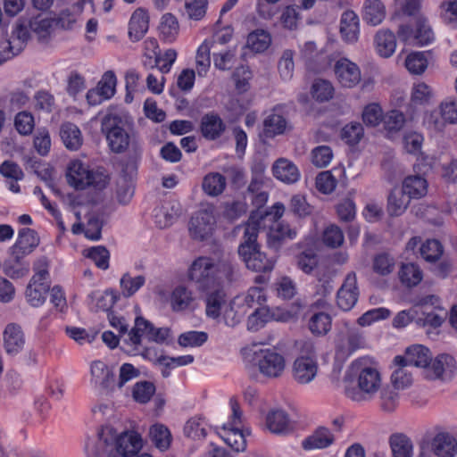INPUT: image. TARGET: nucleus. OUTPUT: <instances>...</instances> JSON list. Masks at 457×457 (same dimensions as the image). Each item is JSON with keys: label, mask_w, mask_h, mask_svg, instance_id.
I'll list each match as a JSON object with an SVG mask.
<instances>
[{"label": "nucleus", "mask_w": 457, "mask_h": 457, "mask_svg": "<svg viewBox=\"0 0 457 457\" xmlns=\"http://www.w3.org/2000/svg\"><path fill=\"white\" fill-rule=\"evenodd\" d=\"M345 381L355 382L356 387H346V396L353 402L370 401L379 391L382 385L378 370L369 363V360L361 358L351 363L345 371Z\"/></svg>", "instance_id": "1"}, {"label": "nucleus", "mask_w": 457, "mask_h": 457, "mask_svg": "<svg viewBox=\"0 0 457 457\" xmlns=\"http://www.w3.org/2000/svg\"><path fill=\"white\" fill-rule=\"evenodd\" d=\"M101 130L105 135L112 153L123 154L130 146L138 147L137 134L129 118L121 112L109 109L101 121Z\"/></svg>", "instance_id": "2"}, {"label": "nucleus", "mask_w": 457, "mask_h": 457, "mask_svg": "<svg viewBox=\"0 0 457 457\" xmlns=\"http://www.w3.org/2000/svg\"><path fill=\"white\" fill-rule=\"evenodd\" d=\"M207 264V269L203 272L204 278L208 280L213 287L225 288L234 282L237 281L240 278L239 269L230 258L222 257L217 261L211 257L201 256L195 259L189 269V278L192 279L195 267L199 268L201 263Z\"/></svg>", "instance_id": "3"}, {"label": "nucleus", "mask_w": 457, "mask_h": 457, "mask_svg": "<svg viewBox=\"0 0 457 457\" xmlns=\"http://www.w3.org/2000/svg\"><path fill=\"white\" fill-rule=\"evenodd\" d=\"M238 228L244 230L243 241L238 246V254L246 267L255 272L270 271L273 269V262L260 251L256 242L259 225L256 222H248Z\"/></svg>", "instance_id": "4"}, {"label": "nucleus", "mask_w": 457, "mask_h": 457, "mask_svg": "<svg viewBox=\"0 0 457 457\" xmlns=\"http://www.w3.org/2000/svg\"><path fill=\"white\" fill-rule=\"evenodd\" d=\"M170 335V329L167 328H155L153 323L143 317H137L135 325L124 338L123 344L126 351L133 355L141 353L144 357L147 356L148 350L142 345V337L148 341L162 344Z\"/></svg>", "instance_id": "5"}, {"label": "nucleus", "mask_w": 457, "mask_h": 457, "mask_svg": "<svg viewBox=\"0 0 457 457\" xmlns=\"http://www.w3.org/2000/svg\"><path fill=\"white\" fill-rule=\"evenodd\" d=\"M201 263L199 268L195 267L193 272L192 281L195 283L197 289L204 294L206 303V315L210 318L216 319L224 312L229 305L227 300V294L225 288L213 287L212 284L208 282L202 275L207 269V264Z\"/></svg>", "instance_id": "6"}, {"label": "nucleus", "mask_w": 457, "mask_h": 457, "mask_svg": "<svg viewBox=\"0 0 457 457\" xmlns=\"http://www.w3.org/2000/svg\"><path fill=\"white\" fill-rule=\"evenodd\" d=\"M47 262L46 258H40L35 263V275L31 278L29 284L26 289V298L30 305L38 307L42 305L46 298V295L50 289L47 281L48 271Z\"/></svg>", "instance_id": "7"}, {"label": "nucleus", "mask_w": 457, "mask_h": 457, "mask_svg": "<svg viewBox=\"0 0 457 457\" xmlns=\"http://www.w3.org/2000/svg\"><path fill=\"white\" fill-rule=\"evenodd\" d=\"M252 350L245 349V358L253 356L260 372L268 378H278L286 368V361L282 354L272 349H261L251 353Z\"/></svg>", "instance_id": "8"}, {"label": "nucleus", "mask_w": 457, "mask_h": 457, "mask_svg": "<svg viewBox=\"0 0 457 457\" xmlns=\"http://www.w3.org/2000/svg\"><path fill=\"white\" fill-rule=\"evenodd\" d=\"M427 123L436 131H442L446 123H457V100L447 98L443 101L437 110L428 115Z\"/></svg>", "instance_id": "9"}, {"label": "nucleus", "mask_w": 457, "mask_h": 457, "mask_svg": "<svg viewBox=\"0 0 457 457\" xmlns=\"http://www.w3.org/2000/svg\"><path fill=\"white\" fill-rule=\"evenodd\" d=\"M215 219L212 210L203 209L195 212L189 221L190 237L198 241H204L211 237Z\"/></svg>", "instance_id": "10"}, {"label": "nucleus", "mask_w": 457, "mask_h": 457, "mask_svg": "<svg viewBox=\"0 0 457 457\" xmlns=\"http://www.w3.org/2000/svg\"><path fill=\"white\" fill-rule=\"evenodd\" d=\"M357 276L354 271L347 273L345 280L337 291V303L343 311H350L356 304L359 297Z\"/></svg>", "instance_id": "11"}, {"label": "nucleus", "mask_w": 457, "mask_h": 457, "mask_svg": "<svg viewBox=\"0 0 457 457\" xmlns=\"http://www.w3.org/2000/svg\"><path fill=\"white\" fill-rule=\"evenodd\" d=\"M454 370V359L449 354H439L434 360L431 359L425 370V377L430 380H446L452 378Z\"/></svg>", "instance_id": "12"}, {"label": "nucleus", "mask_w": 457, "mask_h": 457, "mask_svg": "<svg viewBox=\"0 0 457 457\" xmlns=\"http://www.w3.org/2000/svg\"><path fill=\"white\" fill-rule=\"evenodd\" d=\"M431 356L428 348L421 345H416L408 347L403 356H395L394 363H403L406 364L408 367L413 366L426 370L431 361Z\"/></svg>", "instance_id": "13"}, {"label": "nucleus", "mask_w": 457, "mask_h": 457, "mask_svg": "<svg viewBox=\"0 0 457 457\" xmlns=\"http://www.w3.org/2000/svg\"><path fill=\"white\" fill-rule=\"evenodd\" d=\"M39 244V237L37 232L31 228H22L19 231L16 243L10 248V253L16 261L24 259L31 253Z\"/></svg>", "instance_id": "14"}, {"label": "nucleus", "mask_w": 457, "mask_h": 457, "mask_svg": "<svg viewBox=\"0 0 457 457\" xmlns=\"http://www.w3.org/2000/svg\"><path fill=\"white\" fill-rule=\"evenodd\" d=\"M317 372V361L311 356H300L293 363V378L298 384H309L314 379Z\"/></svg>", "instance_id": "15"}, {"label": "nucleus", "mask_w": 457, "mask_h": 457, "mask_svg": "<svg viewBox=\"0 0 457 457\" xmlns=\"http://www.w3.org/2000/svg\"><path fill=\"white\" fill-rule=\"evenodd\" d=\"M362 335L356 329H348L339 335L337 341L336 353L339 359H346L357 349L363 346Z\"/></svg>", "instance_id": "16"}, {"label": "nucleus", "mask_w": 457, "mask_h": 457, "mask_svg": "<svg viewBox=\"0 0 457 457\" xmlns=\"http://www.w3.org/2000/svg\"><path fill=\"white\" fill-rule=\"evenodd\" d=\"M335 73L339 83L345 87H353L361 81L359 67L345 58H342L336 62Z\"/></svg>", "instance_id": "17"}, {"label": "nucleus", "mask_w": 457, "mask_h": 457, "mask_svg": "<svg viewBox=\"0 0 457 457\" xmlns=\"http://www.w3.org/2000/svg\"><path fill=\"white\" fill-rule=\"evenodd\" d=\"M226 130V124L220 116L213 112L205 113L200 121L201 135L207 140L220 138Z\"/></svg>", "instance_id": "18"}, {"label": "nucleus", "mask_w": 457, "mask_h": 457, "mask_svg": "<svg viewBox=\"0 0 457 457\" xmlns=\"http://www.w3.org/2000/svg\"><path fill=\"white\" fill-rule=\"evenodd\" d=\"M430 450L436 457H455L457 439L448 432L437 433L431 440Z\"/></svg>", "instance_id": "19"}, {"label": "nucleus", "mask_w": 457, "mask_h": 457, "mask_svg": "<svg viewBox=\"0 0 457 457\" xmlns=\"http://www.w3.org/2000/svg\"><path fill=\"white\" fill-rule=\"evenodd\" d=\"M334 441L335 436L330 429L320 426L302 442V447L305 451L320 450L329 447Z\"/></svg>", "instance_id": "20"}, {"label": "nucleus", "mask_w": 457, "mask_h": 457, "mask_svg": "<svg viewBox=\"0 0 457 457\" xmlns=\"http://www.w3.org/2000/svg\"><path fill=\"white\" fill-rule=\"evenodd\" d=\"M142 438L135 431H126L116 439V450L123 457H132L142 448Z\"/></svg>", "instance_id": "21"}, {"label": "nucleus", "mask_w": 457, "mask_h": 457, "mask_svg": "<svg viewBox=\"0 0 457 457\" xmlns=\"http://www.w3.org/2000/svg\"><path fill=\"white\" fill-rule=\"evenodd\" d=\"M91 382L104 391L112 388L114 374L102 361H94L90 364Z\"/></svg>", "instance_id": "22"}, {"label": "nucleus", "mask_w": 457, "mask_h": 457, "mask_svg": "<svg viewBox=\"0 0 457 457\" xmlns=\"http://www.w3.org/2000/svg\"><path fill=\"white\" fill-rule=\"evenodd\" d=\"M296 234V230L288 224L277 223L267 234V244L270 248L278 250L287 240L294 239Z\"/></svg>", "instance_id": "23"}, {"label": "nucleus", "mask_w": 457, "mask_h": 457, "mask_svg": "<svg viewBox=\"0 0 457 457\" xmlns=\"http://www.w3.org/2000/svg\"><path fill=\"white\" fill-rule=\"evenodd\" d=\"M272 172L276 179L287 184L295 183L300 178L298 168L286 158H279L274 162Z\"/></svg>", "instance_id": "24"}, {"label": "nucleus", "mask_w": 457, "mask_h": 457, "mask_svg": "<svg viewBox=\"0 0 457 457\" xmlns=\"http://www.w3.org/2000/svg\"><path fill=\"white\" fill-rule=\"evenodd\" d=\"M149 17L145 10L137 9L129 21V36L132 41L140 40L148 30Z\"/></svg>", "instance_id": "25"}, {"label": "nucleus", "mask_w": 457, "mask_h": 457, "mask_svg": "<svg viewBox=\"0 0 457 457\" xmlns=\"http://www.w3.org/2000/svg\"><path fill=\"white\" fill-rule=\"evenodd\" d=\"M340 33L343 39L353 43L357 40L359 34L358 15L351 10L343 12L340 21Z\"/></svg>", "instance_id": "26"}, {"label": "nucleus", "mask_w": 457, "mask_h": 457, "mask_svg": "<svg viewBox=\"0 0 457 457\" xmlns=\"http://www.w3.org/2000/svg\"><path fill=\"white\" fill-rule=\"evenodd\" d=\"M4 347L9 354L18 353L24 346L25 338L20 326L7 325L4 333Z\"/></svg>", "instance_id": "27"}, {"label": "nucleus", "mask_w": 457, "mask_h": 457, "mask_svg": "<svg viewBox=\"0 0 457 457\" xmlns=\"http://www.w3.org/2000/svg\"><path fill=\"white\" fill-rule=\"evenodd\" d=\"M88 172L89 170L80 161H72L68 167V181L76 189H85L88 187Z\"/></svg>", "instance_id": "28"}, {"label": "nucleus", "mask_w": 457, "mask_h": 457, "mask_svg": "<svg viewBox=\"0 0 457 457\" xmlns=\"http://www.w3.org/2000/svg\"><path fill=\"white\" fill-rule=\"evenodd\" d=\"M288 128L287 119L277 112L274 108L272 112L269 114L263 120V132L267 137H274L282 135Z\"/></svg>", "instance_id": "29"}, {"label": "nucleus", "mask_w": 457, "mask_h": 457, "mask_svg": "<svg viewBox=\"0 0 457 457\" xmlns=\"http://www.w3.org/2000/svg\"><path fill=\"white\" fill-rule=\"evenodd\" d=\"M393 457H413V444L404 434L396 433L389 437Z\"/></svg>", "instance_id": "30"}, {"label": "nucleus", "mask_w": 457, "mask_h": 457, "mask_svg": "<svg viewBox=\"0 0 457 457\" xmlns=\"http://www.w3.org/2000/svg\"><path fill=\"white\" fill-rule=\"evenodd\" d=\"M386 17V7L380 0H366L363 5V20L372 26L379 25Z\"/></svg>", "instance_id": "31"}, {"label": "nucleus", "mask_w": 457, "mask_h": 457, "mask_svg": "<svg viewBox=\"0 0 457 457\" xmlns=\"http://www.w3.org/2000/svg\"><path fill=\"white\" fill-rule=\"evenodd\" d=\"M266 423L270 432L278 435H286L291 430L289 418L281 410L270 411L266 418Z\"/></svg>", "instance_id": "32"}, {"label": "nucleus", "mask_w": 457, "mask_h": 457, "mask_svg": "<svg viewBox=\"0 0 457 457\" xmlns=\"http://www.w3.org/2000/svg\"><path fill=\"white\" fill-rule=\"evenodd\" d=\"M410 198H421L427 195L428 182L420 175H411L405 178L402 189Z\"/></svg>", "instance_id": "33"}, {"label": "nucleus", "mask_w": 457, "mask_h": 457, "mask_svg": "<svg viewBox=\"0 0 457 457\" xmlns=\"http://www.w3.org/2000/svg\"><path fill=\"white\" fill-rule=\"evenodd\" d=\"M377 51L382 57H390L395 51L396 39L393 31L380 29L375 37Z\"/></svg>", "instance_id": "34"}, {"label": "nucleus", "mask_w": 457, "mask_h": 457, "mask_svg": "<svg viewBox=\"0 0 457 457\" xmlns=\"http://www.w3.org/2000/svg\"><path fill=\"white\" fill-rule=\"evenodd\" d=\"M61 138L70 150H78L82 145V136L79 129L73 123L67 122L60 129Z\"/></svg>", "instance_id": "35"}, {"label": "nucleus", "mask_w": 457, "mask_h": 457, "mask_svg": "<svg viewBox=\"0 0 457 457\" xmlns=\"http://www.w3.org/2000/svg\"><path fill=\"white\" fill-rule=\"evenodd\" d=\"M55 19L49 18L45 14H38L29 20V29L39 40L46 38L54 25Z\"/></svg>", "instance_id": "36"}, {"label": "nucleus", "mask_w": 457, "mask_h": 457, "mask_svg": "<svg viewBox=\"0 0 457 457\" xmlns=\"http://www.w3.org/2000/svg\"><path fill=\"white\" fill-rule=\"evenodd\" d=\"M220 436L232 449L237 452L244 451L245 448V439L240 427H228L223 425Z\"/></svg>", "instance_id": "37"}, {"label": "nucleus", "mask_w": 457, "mask_h": 457, "mask_svg": "<svg viewBox=\"0 0 457 457\" xmlns=\"http://www.w3.org/2000/svg\"><path fill=\"white\" fill-rule=\"evenodd\" d=\"M226 185V178L223 175L219 172H211L204 178L202 187L208 195L218 196L223 193Z\"/></svg>", "instance_id": "38"}, {"label": "nucleus", "mask_w": 457, "mask_h": 457, "mask_svg": "<svg viewBox=\"0 0 457 457\" xmlns=\"http://www.w3.org/2000/svg\"><path fill=\"white\" fill-rule=\"evenodd\" d=\"M410 197L403 190H394L388 196L387 212L390 216H400L405 212Z\"/></svg>", "instance_id": "39"}, {"label": "nucleus", "mask_w": 457, "mask_h": 457, "mask_svg": "<svg viewBox=\"0 0 457 457\" xmlns=\"http://www.w3.org/2000/svg\"><path fill=\"white\" fill-rule=\"evenodd\" d=\"M149 437L152 444L162 452L166 451L170 445L171 435L162 424H155L150 428Z\"/></svg>", "instance_id": "40"}, {"label": "nucleus", "mask_w": 457, "mask_h": 457, "mask_svg": "<svg viewBox=\"0 0 457 457\" xmlns=\"http://www.w3.org/2000/svg\"><path fill=\"white\" fill-rule=\"evenodd\" d=\"M27 164L49 188H51L55 194H59V190L55 188L52 168L46 164L41 163V162L34 158H29L27 160Z\"/></svg>", "instance_id": "41"}, {"label": "nucleus", "mask_w": 457, "mask_h": 457, "mask_svg": "<svg viewBox=\"0 0 457 457\" xmlns=\"http://www.w3.org/2000/svg\"><path fill=\"white\" fill-rule=\"evenodd\" d=\"M447 312L444 308L436 307L432 311H423L422 315L416 320V324L420 327L429 326L436 328L445 320Z\"/></svg>", "instance_id": "42"}, {"label": "nucleus", "mask_w": 457, "mask_h": 457, "mask_svg": "<svg viewBox=\"0 0 457 457\" xmlns=\"http://www.w3.org/2000/svg\"><path fill=\"white\" fill-rule=\"evenodd\" d=\"M160 35L162 40L172 42L179 34V22L177 18L171 13H165L159 26Z\"/></svg>", "instance_id": "43"}, {"label": "nucleus", "mask_w": 457, "mask_h": 457, "mask_svg": "<svg viewBox=\"0 0 457 457\" xmlns=\"http://www.w3.org/2000/svg\"><path fill=\"white\" fill-rule=\"evenodd\" d=\"M414 46H422L428 45L434 39V33L428 23V21L423 17H419L416 20V29L414 30Z\"/></svg>", "instance_id": "44"}, {"label": "nucleus", "mask_w": 457, "mask_h": 457, "mask_svg": "<svg viewBox=\"0 0 457 457\" xmlns=\"http://www.w3.org/2000/svg\"><path fill=\"white\" fill-rule=\"evenodd\" d=\"M401 282L408 287L417 286L422 279V272L414 263L403 264L399 270Z\"/></svg>", "instance_id": "45"}, {"label": "nucleus", "mask_w": 457, "mask_h": 457, "mask_svg": "<svg viewBox=\"0 0 457 457\" xmlns=\"http://www.w3.org/2000/svg\"><path fill=\"white\" fill-rule=\"evenodd\" d=\"M194 302L192 292L183 286L177 287L171 295V306L174 311L189 308Z\"/></svg>", "instance_id": "46"}, {"label": "nucleus", "mask_w": 457, "mask_h": 457, "mask_svg": "<svg viewBox=\"0 0 457 457\" xmlns=\"http://www.w3.org/2000/svg\"><path fill=\"white\" fill-rule=\"evenodd\" d=\"M395 370L391 375V382L395 389L403 390L412 384V375L407 370V365L403 363H395Z\"/></svg>", "instance_id": "47"}, {"label": "nucleus", "mask_w": 457, "mask_h": 457, "mask_svg": "<svg viewBox=\"0 0 457 457\" xmlns=\"http://www.w3.org/2000/svg\"><path fill=\"white\" fill-rule=\"evenodd\" d=\"M331 327L330 316L325 312L314 313L309 320L310 331L317 336L327 334Z\"/></svg>", "instance_id": "48"}, {"label": "nucleus", "mask_w": 457, "mask_h": 457, "mask_svg": "<svg viewBox=\"0 0 457 457\" xmlns=\"http://www.w3.org/2000/svg\"><path fill=\"white\" fill-rule=\"evenodd\" d=\"M383 125L388 134L400 131L405 124V116L397 110L387 112L383 117Z\"/></svg>", "instance_id": "49"}, {"label": "nucleus", "mask_w": 457, "mask_h": 457, "mask_svg": "<svg viewBox=\"0 0 457 457\" xmlns=\"http://www.w3.org/2000/svg\"><path fill=\"white\" fill-rule=\"evenodd\" d=\"M4 273L12 278H19L29 272V264L23 262V259L16 261L15 257L10 253L9 258L4 264Z\"/></svg>", "instance_id": "50"}, {"label": "nucleus", "mask_w": 457, "mask_h": 457, "mask_svg": "<svg viewBox=\"0 0 457 457\" xmlns=\"http://www.w3.org/2000/svg\"><path fill=\"white\" fill-rule=\"evenodd\" d=\"M145 282L143 275L131 277L129 273H125L120 278V287L124 297L132 296Z\"/></svg>", "instance_id": "51"}, {"label": "nucleus", "mask_w": 457, "mask_h": 457, "mask_svg": "<svg viewBox=\"0 0 457 457\" xmlns=\"http://www.w3.org/2000/svg\"><path fill=\"white\" fill-rule=\"evenodd\" d=\"M364 129L360 122H351L346 124L341 131V137L348 145H354L362 138Z\"/></svg>", "instance_id": "52"}, {"label": "nucleus", "mask_w": 457, "mask_h": 457, "mask_svg": "<svg viewBox=\"0 0 457 457\" xmlns=\"http://www.w3.org/2000/svg\"><path fill=\"white\" fill-rule=\"evenodd\" d=\"M421 256L429 262L437 261L443 254V246L438 240L428 239L420 246Z\"/></svg>", "instance_id": "53"}, {"label": "nucleus", "mask_w": 457, "mask_h": 457, "mask_svg": "<svg viewBox=\"0 0 457 457\" xmlns=\"http://www.w3.org/2000/svg\"><path fill=\"white\" fill-rule=\"evenodd\" d=\"M405 67L412 74H421L428 67V60L423 53L414 52L405 59Z\"/></svg>", "instance_id": "54"}, {"label": "nucleus", "mask_w": 457, "mask_h": 457, "mask_svg": "<svg viewBox=\"0 0 457 457\" xmlns=\"http://www.w3.org/2000/svg\"><path fill=\"white\" fill-rule=\"evenodd\" d=\"M210 46L207 41H204L198 48L195 57L196 69L199 76L203 77L206 74L210 64Z\"/></svg>", "instance_id": "55"}, {"label": "nucleus", "mask_w": 457, "mask_h": 457, "mask_svg": "<svg viewBox=\"0 0 457 457\" xmlns=\"http://www.w3.org/2000/svg\"><path fill=\"white\" fill-rule=\"evenodd\" d=\"M155 392V386L152 382H137L133 387V397L140 403H145L150 401Z\"/></svg>", "instance_id": "56"}, {"label": "nucleus", "mask_w": 457, "mask_h": 457, "mask_svg": "<svg viewBox=\"0 0 457 457\" xmlns=\"http://www.w3.org/2000/svg\"><path fill=\"white\" fill-rule=\"evenodd\" d=\"M383 111L379 104L372 103L365 106L362 112V120L370 127L378 126L383 120Z\"/></svg>", "instance_id": "57"}, {"label": "nucleus", "mask_w": 457, "mask_h": 457, "mask_svg": "<svg viewBox=\"0 0 457 457\" xmlns=\"http://www.w3.org/2000/svg\"><path fill=\"white\" fill-rule=\"evenodd\" d=\"M395 268V260L387 253H379L373 260V270L381 276L390 274Z\"/></svg>", "instance_id": "58"}, {"label": "nucleus", "mask_w": 457, "mask_h": 457, "mask_svg": "<svg viewBox=\"0 0 457 457\" xmlns=\"http://www.w3.org/2000/svg\"><path fill=\"white\" fill-rule=\"evenodd\" d=\"M116 83L117 80L115 74L109 71L103 75L101 80L96 86V88L98 91H100V94H102V96L107 100L114 95Z\"/></svg>", "instance_id": "59"}, {"label": "nucleus", "mask_w": 457, "mask_h": 457, "mask_svg": "<svg viewBox=\"0 0 457 457\" xmlns=\"http://www.w3.org/2000/svg\"><path fill=\"white\" fill-rule=\"evenodd\" d=\"M86 256L91 259L102 270H106L109 267L110 253L104 246L91 247L87 250Z\"/></svg>", "instance_id": "60"}, {"label": "nucleus", "mask_w": 457, "mask_h": 457, "mask_svg": "<svg viewBox=\"0 0 457 457\" xmlns=\"http://www.w3.org/2000/svg\"><path fill=\"white\" fill-rule=\"evenodd\" d=\"M334 88L328 80L318 79L312 85V96L319 102L328 101L332 98Z\"/></svg>", "instance_id": "61"}, {"label": "nucleus", "mask_w": 457, "mask_h": 457, "mask_svg": "<svg viewBox=\"0 0 457 457\" xmlns=\"http://www.w3.org/2000/svg\"><path fill=\"white\" fill-rule=\"evenodd\" d=\"M333 158V153L329 146L320 145L312 151V162L318 168L327 167Z\"/></svg>", "instance_id": "62"}, {"label": "nucleus", "mask_w": 457, "mask_h": 457, "mask_svg": "<svg viewBox=\"0 0 457 457\" xmlns=\"http://www.w3.org/2000/svg\"><path fill=\"white\" fill-rule=\"evenodd\" d=\"M293 55L294 54L291 50H286L278 61V72L284 80H289L293 77L295 69Z\"/></svg>", "instance_id": "63"}, {"label": "nucleus", "mask_w": 457, "mask_h": 457, "mask_svg": "<svg viewBox=\"0 0 457 457\" xmlns=\"http://www.w3.org/2000/svg\"><path fill=\"white\" fill-rule=\"evenodd\" d=\"M16 130L23 136L29 135L34 129V118L28 112H21L14 118Z\"/></svg>", "instance_id": "64"}]
</instances>
